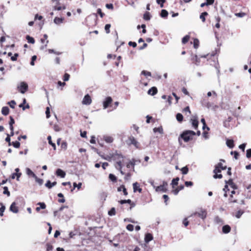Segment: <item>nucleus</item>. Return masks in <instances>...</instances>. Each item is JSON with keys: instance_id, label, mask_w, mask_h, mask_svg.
<instances>
[{"instance_id": "obj_1", "label": "nucleus", "mask_w": 251, "mask_h": 251, "mask_svg": "<svg viewBox=\"0 0 251 251\" xmlns=\"http://www.w3.org/2000/svg\"><path fill=\"white\" fill-rule=\"evenodd\" d=\"M195 132L192 130H187L184 132L180 135L181 137L186 142L189 141L191 139V137L195 135Z\"/></svg>"}, {"instance_id": "obj_2", "label": "nucleus", "mask_w": 251, "mask_h": 251, "mask_svg": "<svg viewBox=\"0 0 251 251\" xmlns=\"http://www.w3.org/2000/svg\"><path fill=\"white\" fill-rule=\"evenodd\" d=\"M151 185L152 186V187L155 189V191L157 192H166L167 190V186L168 185V183L166 181H163L162 185H160L158 186H155L153 182H151Z\"/></svg>"}, {"instance_id": "obj_3", "label": "nucleus", "mask_w": 251, "mask_h": 251, "mask_svg": "<svg viewBox=\"0 0 251 251\" xmlns=\"http://www.w3.org/2000/svg\"><path fill=\"white\" fill-rule=\"evenodd\" d=\"M17 88L21 93L24 94L28 89V85L25 82H21Z\"/></svg>"}, {"instance_id": "obj_4", "label": "nucleus", "mask_w": 251, "mask_h": 251, "mask_svg": "<svg viewBox=\"0 0 251 251\" xmlns=\"http://www.w3.org/2000/svg\"><path fill=\"white\" fill-rule=\"evenodd\" d=\"M197 215L202 219H204L206 217L207 212L205 210H201L200 212H195L192 214V216L193 215Z\"/></svg>"}, {"instance_id": "obj_5", "label": "nucleus", "mask_w": 251, "mask_h": 251, "mask_svg": "<svg viewBox=\"0 0 251 251\" xmlns=\"http://www.w3.org/2000/svg\"><path fill=\"white\" fill-rule=\"evenodd\" d=\"M82 103L84 105H90L92 103L91 98L88 94H87L84 96Z\"/></svg>"}, {"instance_id": "obj_6", "label": "nucleus", "mask_w": 251, "mask_h": 251, "mask_svg": "<svg viewBox=\"0 0 251 251\" xmlns=\"http://www.w3.org/2000/svg\"><path fill=\"white\" fill-rule=\"evenodd\" d=\"M222 170L220 168H218L216 166H215V168L213 171V173L215 174L213 177L214 178H222V175L221 174H217L218 173H219L221 172Z\"/></svg>"}, {"instance_id": "obj_7", "label": "nucleus", "mask_w": 251, "mask_h": 251, "mask_svg": "<svg viewBox=\"0 0 251 251\" xmlns=\"http://www.w3.org/2000/svg\"><path fill=\"white\" fill-rule=\"evenodd\" d=\"M191 121L193 126L195 128V129H197L199 125L197 117L192 116V118L191 119Z\"/></svg>"}, {"instance_id": "obj_8", "label": "nucleus", "mask_w": 251, "mask_h": 251, "mask_svg": "<svg viewBox=\"0 0 251 251\" xmlns=\"http://www.w3.org/2000/svg\"><path fill=\"white\" fill-rule=\"evenodd\" d=\"M112 159L116 161V163L117 164V161L120 160L121 162V159L123 158V156L119 153H115L112 155Z\"/></svg>"}, {"instance_id": "obj_9", "label": "nucleus", "mask_w": 251, "mask_h": 251, "mask_svg": "<svg viewBox=\"0 0 251 251\" xmlns=\"http://www.w3.org/2000/svg\"><path fill=\"white\" fill-rule=\"evenodd\" d=\"M112 101V98L110 97L106 98V100L103 102V108L106 109L109 105V104L111 103Z\"/></svg>"}, {"instance_id": "obj_10", "label": "nucleus", "mask_w": 251, "mask_h": 251, "mask_svg": "<svg viewBox=\"0 0 251 251\" xmlns=\"http://www.w3.org/2000/svg\"><path fill=\"white\" fill-rule=\"evenodd\" d=\"M10 210L14 213L18 212V208L16 206V203L13 202L10 207Z\"/></svg>"}, {"instance_id": "obj_11", "label": "nucleus", "mask_w": 251, "mask_h": 251, "mask_svg": "<svg viewBox=\"0 0 251 251\" xmlns=\"http://www.w3.org/2000/svg\"><path fill=\"white\" fill-rule=\"evenodd\" d=\"M129 143L131 144H133L136 147H138V142L136 140V139L132 136H130L128 138Z\"/></svg>"}, {"instance_id": "obj_12", "label": "nucleus", "mask_w": 251, "mask_h": 251, "mask_svg": "<svg viewBox=\"0 0 251 251\" xmlns=\"http://www.w3.org/2000/svg\"><path fill=\"white\" fill-rule=\"evenodd\" d=\"M56 174L57 176H59L62 178H64L66 175L65 172L60 169H58L56 170Z\"/></svg>"}, {"instance_id": "obj_13", "label": "nucleus", "mask_w": 251, "mask_h": 251, "mask_svg": "<svg viewBox=\"0 0 251 251\" xmlns=\"http://www.w3.org/2000/svg\"><path fill=\"white\" fill-rule=\"evenodd\" d=\"M157 92V89L155 87H152L150 89H149L148 91V94L149 95L153 96L156 94Z\"/></svg>"}, {"instance_id": "obj_14", "label": "nucleus", "mask_w": 251, "mask_h": 251, "mask_svg": "<svg viewBox=\"0 0 251 251\" xmlns=\"http://www.w3.org/2000/svg\"><path fill=\"white\" fill-rule=\"evenodd\" d=\"M153 239V236L151 233H147L145 235V242L148 243L150 241Z\"/></svg>"}, {"instance_id": "obj_15", "label": "nucleus", "mask_w": 251, "mask_h": 251, "mask_svg": "<svg viewBox=\"0 0 251 251\" xmlns=\"http://www.w3.org/2000/svg\"><path fill=\"white\" fill-rule=\"evenodd\" d=\"M56 181H54L52 183H51L50 180H48L46 182V183L45 184V186L49 188V189H50L52 187H53L54 186H55L56 184Z\"/></svg>"}, {"instance_id": "obj_16", "label": "nucleus", "mask_w": 251, "mask_h": 251, "mask_svg": "<svg viewBox=\"0 0 251 251\" xmlns=\"http://www.w3.org/2000/svg\"><path fill=\"white\" fill-rule=\"evenodd\" d=\"M230 227L228 225H225L223 226L222 231L224 233H228L230 231Z\"/></svg>"}, {"instance_id": "obj_17", "label": "nucleus", "mask_w": 251, "mask_h": 251, "mask_svg": "<svg viewBox=\"0 0 251 251\" xmlns=\"http://www.w3.org/2000/svg\"><path fill=\"white\" fill-rule=\"evenodd\" d=\"M64 21V18L55 17L54 19V23L56 25H59L62 23Z\"/></svg>"}, {"instance_id": "obj_18", "label": "nucleus", "mask_w": 251, "mask_h": 251, "mask_svg": "<svg viewBox=\"0 0 251 251\" xmlns=\"http://www.w3.org/2000/svg\"><path fill=\"white\" fill-rule=\"evenodd\" d=\"M121 191L123 192L124 194L126 196V195H127V192L126 191V189L125 188L124 185H121L118 188V191L120 192V191Z\"/></svg>"}, {"instance_id": "obj_19", "label": "nucleus", "mask_w": 251, "mask_h": 251, "mask_svg": "<svg viewBox=\"0 0 251 251\" xmlns=\"http://www.w3.org/2000/svg\"><path fill=\"white\" fill-rule=\"evenodd\" d=\"M117 169L119 170L122 175H124V172L122 170V162L120 160L117 161V165L115 166Z\"/></svg>"}, {"instance_id": "obj_20", "label": "nucleus", "mask_w": 251, "mask_h": 251, "mask_svg": "<svg viewBox=\"0 0 251 251\" xmlns=\"http://www.w3.org/2000/svg\"><path fill=\"white\" fill-rule=\"evenodd\" d=\"M26 173L29 176H31L34 178L36 177L35 174L29 168L26 169Z\"/></svg>"}, {"instance_id": "obj_21", "label": "nucleus", "mask_w": 251, "mask_h": 251, "mask_svg": "<svg viewBox=\"0 0 251 251\" xmlns=\"http://www.w3.org/2000/svg\"><path fill=\"white\" fill-rule=\"evenodd\" d=\"M9 111V110L8 107L7 106H4V107H3L1 109V113L3 115L6 116L8 114Z\"/></svg>"}, {"instance_id": "obj_22", "label": "nucleus", "mask_w": 251, "mask_h": 251, "mask_svg": "<svg viewBox=\"0 0 251 251\" xmlns=\"http://www.w3.org/2000/svg\"><path fill=\"white\" fill-rule=\"evenodd\" d=\"M103 139L107 143H112L113 142V139L112 137L108 136H104L103 137Z\"/></svg>"}, {"instance_id": "obj_23", "label": "nucleus", "mask_w": 251, "mask_h": 251, "mask_svg": "<svg viewBox=\"0 0 251 251\" xmlns=\"http://www.w3.org/2000/svg\"><path fill=\"white\" fill-rule=\"evenodd\" d=\"M47 139L49 142V144L53 148L54 150H56V146L54 143H53L51 141V137L50 136H49L47 138Z\"/></svg>"}, {"instance_id": "obj_24", "label": "nucleus", "mask_w": 251, "mask_h": 251, "mask_svg": "<svg viewBox=\"0 0 251 251\" xmlns=\"http://www.w3.org/2000/svg\"><path fill=\"white\" fill-rule=\"evenodd\" d=\"M9 126L10 130H14V127L13 125L15 123L14 119L11 116L10 117Z\"/></svg>"}, {"instance_id": "obj_25", "label": "nucleus", "mask_w": 251, "mask_h": 251, "mask_svg": "<svg viewBox=\"0 0 251 251\" xmlns=\"http://www.w3.org/2000/svg\"><path fill=\"white\" fill-rule=\"evenodd\" d=\"M226 145L229 148H233L234 147L233 141L232 140H227L226 142Z\"/></svg>"}, {"instance_id": "obj_26", "label": "nucleus", "mask_w": 251, "mask_h": 251, "mask_svg": "<svg viewBox=\"0 0 251 251\" xmlns=\"http://www.w3.org/2000/svg\"><path fill=\"white\" fill-rule=\"evenodd\" d=\"M153 131L154 132H159L160 134H163V128L161 126L159 127H155L153 128Z\"/></svg>"}, {"instance_id": "obj_27", "label": "nucleus", "mask_w": 251, "mask_h": 251, "mask_svg": "<svg viewBox=\"0 0 251 251\" xmlns=\"http://www.w3.org/2000/svg\"><path fill=\"white\" fill-rule=\"evenodd\" d=\"M179 178L176 177V178H174L172 180V185L173 187L174 188L175 186H176L178 184V181H179Z\"/></svg>"}, {"instance_id": "obj_28", "label": "nucleus", "mask_w": 251, "mask_h": 251, "mask_svg": "<svg viewBox=\"0 0 251 251\" xmlns=\"http://www.w3.org/2000/svg\"><path fill=\"white\" fill-rule=\"evenodd\" d=\"M26 39L28 41V42L31 44H34L35 42V40L33 38L30 37L29 35H27L26 36Z\"/></svg>"}, {"instance_id": "obj_29", "label": "nucleus", "mask_w": 251, "mask_h": 251, "mask_svg": "<svg viewBox=\"0 0 251 251\" xmlns=\"http://www.w3.org/2000/svg\"><path fill=\"white\" fill-rule=\"evenodd\" d=\"M168 13L166 10L163 9L161 10L160 15L162 17H163V18L166 17L168 16Z\"/></svg>"}, {"instance_id": "obj_30", "label": "nucleus", "mask_w": 251, "mask_h": 251, "mask_svg": "<svg viewBox=\"0 0 251 251\" xmlns=\"http://www.w3.org/2000/svg\"><path fill=\"white\" fill-rule=\"evenodd\" d=\"M176 118L178 122H181L183 120V117L180 113H177L176 115Z\"/></svg>"}, {"instance_id": "obj_31", "label": "nucleus", "mask_w": 251, "mask_h": 251, "mask_svg": "<svg viewBox=\"0 0 251 251\" xmlns=\"http://www.w3.org/2000/svg\"><path fill=\"white\" fill-rule=\"evenodd\" d=\"M189 38H190V36L189 35H186L185 36H184L182 38V43L183 44L186 43L188 41Z\"/></svg>"}, {"instance_id": "obj_32", "label": "nucleus", "mask_w": 251, "mask_h": 251, "mask_svg": "<svg viewBox=\"0 0 251 251\" xmlns=\"http://www.w3.org/2000/svg\"><path fill=\"white\" fill-rule=\"evenodd\" d=\"M181 171L183 175H186L188 172V168L187 166L184 167L181 169Z\"/></svg>"}, {"instance_id": "obj_33", "label": "nucleus", "mask_w": 251, "mask_h": 251, "mask_svg": "<svg viewBox=\"0 0 251 251\" xmlns=\"http://www.w3.org/2000/svg\"><path fill=\"white\" fill-rule=\"evenodd\" d=\"M116 213L115 209V208L113 207L111 209L110 211L108 212V214L110 216H113L115 215Z\"/></svg>"}, {"instance_id": "obj_34", "label": "nucleus", "mask_w": 251, "mask_h": 251, "mask_svg": "<svg viewBox=\"0 0 251 251\" xmlns=\"http://www.w3.org/2000/svg\"><path fill=\"white\" fill-rule=\"evenodd\" d=\"M216 166L220 168L222 170H225L226 168V166H224L221 162L219 163L217 165H216Z\"/></svg>"}, {"instance_id": "obj_35", "label": "nucleus", "mask_w": 251, "mask_h": 251, "mask_svg": "<svg viewBox=\"0 0 251 251\" xmlns=\"http://www.w3.org/2000/svg\"><path fill=\"white\" fill-rule=\"evenodd\" d=\"M139 187V184L137 182H135L133 184V191L135 192L137 191L138 188Z\"/></svg>"}, {"instance_id": "obj_36", "label": "nucleus", "mask_w": 251, "mask_h": 251, "mask_svg": "<svg viewBox=\"0 0 251 251\" xmlns=\"http://www.w3.org/2000/svg\"><path fill=\"white\" fill-rule=\"evenodd\" d=\"M111 27V25L110 24H106L105 25L104 29L106 32V33H109L110 32V28Z\"/></svg>"}, {"instance_id": "obj_37", "label": "nucleus", "mask_w": 251, "mask_h": 251, "mask_svg": "<svg viewBox=\"0 0 251 251\" xmlns=\"http://www.w3.org/2000/svg\"><path fill=\"white\" fill-rule=\"evenodd\" d=\"M141 74L144 75L146 76H151V73L150 72L146 71H143L141 72Z\"/></svg>"}, {"instance_id": "obj_38", "label": "nucleus", "mask_w": 251, "mask_h": 251, "mask_svg": "<svg viewBox=\"0 0 251 251\" xmlns=\"http://www.w3.org/2000/svg\"><path fill=\"white\" fill-rule=\"evenodd\" d=\"M199 40L197 39H195L194 40V47L195 49H197L199 47Z\"/></svg>"}, {"instance_id": "obj_39", "label": "nucleus", "mask_w": 251, "mask_h": 251, "mask_svg": "<svg viewBox=\"0 0 251 251\" xmlns=\"http://www.w3.org/2000/svg\"><path fill=\"white\" fill-rule=\"evenodd\" d=\"M12 144L15 148H19L20 146V143L18 141L13 142Z\"/></svg>"}, {"instance_id": "obj_40", "label": "nucleus", "mask_w": 251, "mask_h": 251, "mask_svg": "<svg viewBox=\"0 0 251 251\" xmlns=\"http://www.w3.org/2000/svg\"><path fill=\"white\" fill-rule=\"evenodd\" d=\"M8 104L12 108H14L15 105L16 104V102L15 100H12L8 102Z\"/></svg>"}, {"instance_id": "obj_41", "label": "nucleus", "mask_w": 251, "mask_h": 251, "mask_svg": "<svg viewBox=\"0 0 251 251\" xmlns=\"http://www.w3.org/2000/svg\"><path fill=\"white\" fill-rule=\"evenodd\" d=\"M3 189H4V191H3V193L4 194H6L8 196H9L10 194L9 191H8V188L7 187L5 186L3 187Z\"/></svg>"}, {"instance_id": "obj_42", "label": "nucleus", "mask_w": 251, "mask_h": 251, "mask_svg": "<svg viewBox=\"0 0 251 251\" xmlns=\"http://www.w3.org/2000/svg\"><path fill=\"white\" fill-rule=\"evenodd\" d=\"M36 181L39 183V185H42L43 183V179L38 178L37 176H36V177H34Z\"/></svg>"}, {"instance_id": "obj_43", "label": "nucleus", "mask_w": 251, "mask_h": 251, "mask_svg": "<svg viewBox=\"0 0 251 251\" xmlns=\"http://www.w3.org/2000/svg\"><path fill=\"white\" fill-rule=\"evenodd\" d=\"M74 185V189H75V187H77L78 189H79L82 185V183L81 182H79L78 184H76V182H74L73 183Z\"/></svg>"}, {"instance_id": "obj_44", "label": "nucleus", "mask_w": 251, "mask_h": 251, "mask_svg": "<svg viewBox=\"0 0 251 251\" xmlns=\"http://www.w3.org/2000/svg\"><path fill=\"white\" fill-rule=\"evenodd\" d=\"M126 229L130 231H132L134 229V226L132 225L129 224L126 226Z\"/></svg>"}, {"instance_id": "obj_45", "label": "nucleus", "mask_w": 251, "mask_h": 251, "mask_svg": "<svg viewBox=\"0 0 251 251\" xmlns=\"http://www.w3.org/2000/svg\"><path fill=\"white\" fill-rule=\"evenodd\" d=\"M109 178L112 181H115L116 180V177L113 174H110L109 175Z\"/></svg>"}, {"instance_id": "obj_46", "label": "nucleus", "mask_w": 251, "mask_h": 251, "mask_svg": "<svg viewBox=\"0 0 251 251\" xmlns=\"http://www.w3.org/2000/svg\"><path fill=\"white\" fill-rule=\"evenodd\" d=\"M245 15L246 14L244 12L237 13L235 14V15L236 16L240 18L243 17L244 16H245Z\"/></svg>"}, {"instance_id": "obj_47", "label": "nucleus", "mask_w": 251, "mask_h": 251, "mask_svg": "<svg viewBox=\"0 0 251 251\" xmlns=\"http://www.w3.org/2000/svg\"><path fill=\"white\" fill-rule=\"evenodd\" d=\"M165 0H156V2L158 4L160 5L161 7H163V3L165 2Z\"/></svg>"}, {"instance_id": "obj_48", "label": "nucleus", "mask_w": 251, "mask_h": 251, "mask_svg": "<svg viewBox=\"0 0 251 251\" xmlns=\"http://www.w3.org/2000/svg\"><path fill=\"white\" fill-rule=\"evenodd\" d=\"M144 18L146 20H149L150 19V13L148 12L146 13L144 15Z\"/></svg>"}, {"instance_id": "obj_49", "label": "nucleus", "mask_w": 251, "mask_h": 251, "mask_svg": "<svg viewBox=\"0 0 251 251\" xmlns=\"http://www.w3.org/2000/svg\"><path fill=\"white\" fill-rule=\"evenodd\" d=\"M19 56L18 53H15L14 56L11 57V59L13 61H16L17 59V57Z\"/></svg>"}, {"instance_id": "obj_50", "label": "nucleus", "mask_w": 251, "mask_h": 251, "mask_svg": "<svg viewBox=\"0 0 251 251\" xmlns=\"http://www.w3.org/2000/svg\"><path fill=\"white\" fill-rule=\"evenodd\" d=\"M246 157L250 158L251 157V149L247 150Z\"/></svg>"}, {"instance_id": "obj_51", "label": "nucleus", "mask_w": 251, "mask_h": 251, "mask_svg": "<svg viewBox=\"0 0 251 251\" xmlns=\"http://www.w3.org/2000/svg\"><path fill=\"white\" fill-rule=\"evenodd\" d=\"M131 202V201L130 200H121L120 201V203L122 204L126 203H130Z\"/></svg>"}, {"instance_id": "obj_52", "label": "nucleus", "mask_w": 251, "mask_h": 251, "mask_svg": "<svg viewBox=\"0 0 251 251\" xmlns=\"http://www.w3.org/2000/svg\"><path fill=\"white\" fill-rule=\"evenodd\" d=\"M37 204L39 205L40 206V207L41 209H45L46 208V204L44 202H39L37 203Z\"/></svg>"}, {"instance_id": "obj_53", "label": "nucleus", "mask_w": 251, "mask_h": 251, "mask_svg": "<svg viewBox=\"0 0 251 251\" xmlns=\"http://www.w3.org/2000/svg\"><path fill=\"white\" fill-rule=\"evenodd\" d=\"M46 114L47 118H49L50 117V111L49 107H47L46 108Z\"/></svg>"}, {"instance_id": "obj_54", "label": "nucleus", "mask_w": 251, "mask_h": 251, "mask_svg": "<svg viewBox=\"0 0 251 251\" xmlns=\"http://www.w3.org/2000/svg\"><path fill=\"white\" fill-rule=\"evenodd\" d=\"M214 221L216 223L218 224L222 223V220L219 217H215L214 219Z\"/></svg>"}, {"instance_id": "obj_55", "label": "nucleus", "mask_w": 251, "mask_h": 251, "mask_svg": "<svg viewBox=\"0 0 251 251\" xmlns=\"http://www.w3.org/2000/svg\"><path fill=\"white\" fill-rule=\"evenodd\" d=\"M70 78V75L66 73L64 75V81H68L69 79Z\"/></svg>"}, {"instance_id": "obj_56", "label": "nucleus", "mask_w": 251, "mask_h": 251, "mask_svg": "<svg viewBox=\"0 0 251 251\" xmlns=\"http://www.w3.org/2000/svg\"><path fill=\"white\" fill-rule=\"evenodd\" d=\"M246 144L244 143L241 145H240L239 146V148L242 150L243 151H245V147H246Z\"/></svg>"}, {"instance_id": "obj_57", "label": "nucleus", "mask_w": 251, "mask_h": 251, "mask_svg": "<svg viewBox=\"0 0 251 251\" xmlns=\"http://www.w3.org/2000/svg\"><path fill=\"white\" fill-rule=\"evenodd\" d=\"M25 102H26V100L25 99H24L23 100V103H21V104L19 105V107L22 108L24 110H25V107L24 106V104H25Z\"/></svg>"}, {"instance_id": "obj_58", "label": "nucleus", "mask_w": 251, "mask_h": 251, "mask_svg": "<svg viewBox=\"0 0 251 251\" xmlns=\"http://www.w3.org/2000/svg\"><path fill=\"white\" fill-rule=\"evenodd\" d=\"M231 154H234V158L235 159H238V156L239 155V154L238 153V152L235 151H231Z\"/></svg>"}, {"instance_id": "obj_59", "label": "nucleus", "mask_w": 251, "mask_h": 251, "mask_svg": "<svg viewBox=\"0 0 251 251\" xmlns=\"http://www.w3.org/2000/svg\"><path fill=\"white\" fill-rule=\"evenodd\" d=\"M53 129L55 131H59L60 130V128L59 126L57 125H54Z\"/></svg>"}, {"instance_id": "obj_60", "label": "nucleus", "mask_w": 251, "mask_h": 251, "mask_svg": "<svg viewBox=\"0 0 251 251\" xmlns=\"http://www.w3.org/2000/svg\"><path fill=\"white\" fill-rule=\"evenodd\" d=\"M5 141L6 142H8V145L9 146H10L11 145V143L10 142V135L9 134H7V136L5 138Z\"/></svg>"}, {"instance_id": "obj_61", "label": "nucleus", "mask_w": 251, "mask_h": 251, "mask_svg": "<svg viewBox=\"0 0 251 251\" xmlns=\"http://www.w3.org/2000/svg\"><path fill=\"white\" fill-rule=\"evenodd\" d=\"M97 12L100 14L101 18H102L104 16V14L101 12V10L100 8L98 9Z\"/></svg>"}, {"instance_id": "obj_62", "label": "nucleus", "mask_w": 251, "mask_h": 251, "mask_svg": "<svg viewBox=\"0 0 251 251\" xmlns=\"http://www.w3.org/2000/svg\"><path fill=\"white\" fill-rule=\"evenodd\" d=\"M61 148L64 150H66L67 148V144L66 142H63L61 144Z\"/></svg>"}, {"instance_id": "obj_63", "label": "nucleus", "mask_w": 251, "mask_h": 251, "mask_svg": "<svg viewBox=\"0 0 251 251\" xmlns=\"http://www.w3.org/2000/svg\"><path fill=\"white\" fill-rule=\"evenodd\" d=\"M128 45L130 46H132L133 48L136 47L137 46V44L135 42H132L131 41L128 43Z\"/></svg>"}, {"instance_id": "obj_64", "label": "nucleus", "mask_w": 251, "mask_h": 251, "mask_svg": "<svg viewBox=\"0 0 251 251\" xmlns=\"http://www.w3.org/2000/svg\"><path fill=\"white\" fill-rule=\"evenodd\" d=\"M185 184L187 187L191 186L193 185V182L192 181H185Z\"/></svg>"}]
</instances>
